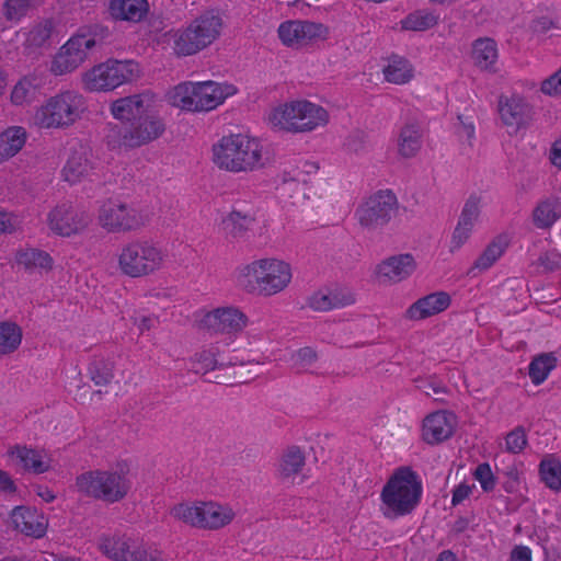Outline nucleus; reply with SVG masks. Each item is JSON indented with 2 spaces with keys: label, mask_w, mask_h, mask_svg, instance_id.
<instances>
[{
  "label": "nucleus",
  "mask_w": 561,
  "mask_h": 561,
  "mask_svg": "<svg viewBox=\"0 0 561 561\" xmlns=\"http://www.w3.org/2000/svg\"><path fill=\"white\" fill-rule=\"evenodd\" d=\"M215 164L230 172H252L270 162L267 151L259 139L244 134L222 137L213 147Z\"/></svg>",
  "instance_id": "obj_1"
},
{
  "label": "nucleus",
  "mask_w": 561,
  "mask_h": 561,
  "mask_svg": "<svg viewBox=\"0 0 561 561\" xmlns=\"http://www.w3.org/2000/svg\"><path fill=\"white\" fill-rule=\"evenodd\" d=\"M421 496L422 483L417 473L409 467H401L381 490L382 514L388 519L409 515L419 505Z\"/></svg>",
  "instance_id": "obj_2"
},
{
  "label": "nucleus",
  "mask_w": 561,
  "mask_h": 561,
  "mask_svg": "<svg viewBox=\"0 0 561 561\" xmlns=\"http://www.w3.org/2000/svg\"><path fill=\"white\" fill-rule=\"evenodd\" d=\"M236 93L230 84L215 81L182 82L168 92L169 102L190 112L211 111Z\"/></svg>",
  "instance_id": "obj_3"
},
{
  "label": "nucleus",
  "mask_w": 561,
  "mask_h": 561,
  "mask_svg": "<svg viewBox=\"0 0 561 561\" xmlns=\"http://www.w3.org/2000/svg\"><path fill=\"white\" fill-rule=\"evenodd\" d=\"M85 111L87 102L82 94L64 91L35 110L32 124L41 129H66L81 119Z\"/></svg>",
  "instance_id": "obj_4"
},
{
  "label": "nucleus",
  "mask_w": 561,
  "mask_h": 561,
  "mask_svg": "<svg viewBox=\"0 0 561 561\" xmlns=\"http://www.w3.org/2000/svg\"><path fill=\"white\" fill-rule=\"evenodd\" d=\"M222 18L213 10L194 19L187 27L174 35V51L179 56H191L211 45L221 33Z\"/></svg>",
  "instance_id": "obj_5"
},
{
  "label": "nucleus",
  "mask_w": 561,
  "mask_h": 561,
  "mask_svg": "<svg viewBox=\"0 0 561 561\" xmlns=\"http://www.w3.org/2000/svg\"><path fill=\"white\" fill-rule=\"evenodd\" d=\"M268 119L273 127L278 129L305 133L327 125L329 114L320 105L308 101H297L274 108Z\"/></svg>",
  "instance_id": "obj_6"
},
{
  "label": "nucleus",
  "mask_w": 561,
  "mask_h": 561,
  "mask_svg": "<svg viewBox=\"0 0 561 561\" xmlns=\"http://www.w3.org/2000/svg\"><path fill=\"white\" fill-rule=\"evenodd\" d=\"M76 484L81 493L108 503L123 500L130 489V481L123 470L87 471L77 477Z\"/></svg>",
  "instance_id": "obj_7"
},
{
  "label": "nucleus",
  "mask_w": 561,
  "mask_h": 561,
  "mask_svg": "<svg viewBox=\"0 0 561 561\" xmlns=\"http://www.w3.org/2000/svg\"><path fill=\"white\" fill-rule=\"evenodd\" d=\"M165 126L161 118L150 115L130 122L111 124L106 139L113 148H137L147 145L164 133Z\"/></svg>",
  "instance_id": "obj_8"
},
{
  "label": "nucleus",
  "mask_w": 561,
  "mask_h": 561,
  "mask_svg": "<svg viewBox=\"0 0 561 561\" xmlns=\"http://www.w3.org/2000/svg\"><path fill=\"white\" fill-rule=\"evenodd\" d=\"M164 251L150 241L135 240L125 244L118 255L119 271L129 277L148 276L159 271L165 261Z\"/></svg>",
  "instance_id": "obj_9"
},
{
  "label": "nucleus",
  "mask_w": 561,
  "mask_h": 561,
  "mask_svg": "<svg viewBox=\"0 0 561 561\" xmlns=\"http://www.w3.org/2000/svg\"><path fill=\"white\" fill-rule=\"evenodd\" d=\"M243 274L263 296L283 291L291 280L289 264L276 259L254 261L244 267Z\"/></svg>",
  "instance_id": "obj_10"
},
{
  "label": "nucleus",
  "mask_w": 561,
  "mask_h": 561,
  "mask_svg": "<svg viewBox=\"0 0 561 561\" xmlns=\"http://www.w3.org/2000/svg\"><path fill=\"white\" fill-rule=\"evenodd\" d=\"M138 65L131 60H107L83 75L84 88L89 91H110L138 78Z\"/></svg>",
  "instance_id": "obj_11"
},
{
  "label": "nucleus",
  "mask_w": 561,
  "mask_h": 561,
  "mask_svg": "<svg viewBox=\"0 0 561 561\" xmlns=\"http://www.w3.org/2000/svg\"><path fill=\"white\" fill-rule=\"evenodd\" d=\"M100 551L114 561H163L161 552L147 547L126 534L102 535Z\"/></svg>",
  "instance_id": "obj_12"
},
{
  "label": "nucleus",
  "mask_w": 561,
  "mask_h": 561,
  "mask_svg": "<svg viewBox=\"0 0 561 561\" xmlns=\"http://www.w3.org/2000/svg\"><path fill=\"white\" fill-rule=\"evenodd\" d=\"M95 46V39L88 35H75L56 54L51 62V71L61 76L77 69L88 57V53Z\"/></svg>",
  "instance_id": "obj_13"
},
{
  "label": "nucleus",
  "mask_w": 561,
  "mask_h": 561,
  "mask_svg": "<svg viewBox=\"0 0 561 561\" xmlns=\"http://www.w3.org/2000/svg\"><path fill=\"white\" fill-rule=\"evenodd\" d=\"M497 112L501 122L514 133L527 128L535 117L534 106L523 95L513 93L500 95Z\"/></svg>",
  "instance_id": "obj_14"
},
{
  "label": "nucleus",
  "mask_w": 561,
  "mask_h": 561,
  "mask_svg": "<svg viewBox=\"0 0 561 561\" xmlns=\"http://www.w3.org/2000/svg\"><path fill=\"white\" fill-rule=\"evenodd\" d=\"M247 316L233 307L217 308L207 312L198 322L199 329L210 334H231L243 330Z\"/></svg>",
  "instance_id": "obj_15"
},
{
  "label": "nucleus",
  "mask_w": 561,
  "mask_h": 561,
  "mask_svg": "<svg viewBox=\"0 0 561 561\" xmlns=\"http://www.w3.org/2000/svg\"><path fill=\"white\" fill-rule=\"evenodd\" d=\"M278 35L287 46H304L328 36V27L311 21H288L278 27Z\"/></svg>",
  "instance_id": "obj_16"
},
{
  "label": "nucleus",
  "mask_w": 561,
  "mask_h": 561,
  "mask_svg": "<svg viewBox=\"0 0 561 561\" xmlns=\"http://www.w3.org/2000/svg\"><path fill=\"white\" fill-rule=\"evenodd\" d=\"M154 105V96L150 92H142L114 101L111 105L113 116L119 122H130L150 116Z\"/></svg>",
  "instance_id": "obj_17"
},
{
  "label": "nucleus",
  "mask_w": 561,
  "mask_h": 561,
  "mask_svg": "<svg viewBox=\"0 0 561 561\" xmlns=\"http://www.w3.org/2000/svg\"><path fill=\"white\" fill-rule=\"evenodd\" d=\"M57 22L51 18L41 19L24 34L23 48L27 55H41L51 47Z\"/></svg>",
  "instance_id": "obj_18"
},
{
  "label": "nucleus",
  "mask_w": 561,
  "mask_h": 561,
  "mask_svg": "<svg viewBox=\"0 0 561 561\" xmlns=\"http://www.w3.org/2000/svg\"><path fill=\"white\" fill-rule=\"evenodd\" d=\"M355 294L346 287L324 288L313 293L308 299V306L314 311H329L355 304Z\"/></svg>",
  "instance_id": "obj_19"
},
{
  "label": "nucleus",
  "mask_w": 561,
  "mask_h": 561,
  "mask_svg": "<svg viewBox=\"0 0 561 561\" xmlns=\"http://www.w3.org/2000/svg\"><path fill=\"white\" fill-rule=\"evenodd\" d=\"M416 261L410 253L392 255L377 265V274L390 283H400L416 270Z\"/></svg>",
  "instance_id": "obj_20"
},
{
  "label": "nucleus",
  "mask_w": 561,
  "mask_h": 561,
  "mask_svg": "<svg viewBox=\"0 0 561 561\" xmlns=\"http://www.w3.org/2000/svg\"><path fill=\"white\" fill-rule=\"evenodd\" d=\"M98 220L108 232H129L145 227L149 216L142 213H100Z\"/></svg>",
  "instance_id": "obj_21"
},
{
  "label": "nucleus",
  "mask_w": 561,
  "mask_h": 561,
  "mask_svg": "<svg viewBox=\"0 0 561 561\" xmlns=\"http://www.w3.org/2000/svg\"><path fill=\"white\" fill-rule=\"evenodd\" d=\"M218 231L226 240H239L254 229L255 218L247 213H220Z\"/></svg>",
  "instance_id": "obj_22"
},
{
  "label": "nucleus",
  "mask_w": 561,
  "mask_h": 561,
  "mask_svg": "<svg viewBox=\"0 0 561 561\" xmlns=\"http://www.w3.org/2000/svg\"><path fill=\"white\" fill-rule=\"evenodd\" d=\"M450 296L445 291L426 295L413 302L407 310L410 320H424L445 311L450 306Z\"/></svg>",
  "instance_id": "obj_23"
},
{
  "label": "nucleus",
  "mask_w": 561,
  "mask_h": 561,
  "mask_svg": "<svg viewBox=\"0 0 561 561\" xmlns=\"http://www.w3.org/2000/svg\"><path fill=\"white\" fill-rule=\"evenodd\" d=\"M453 415L435 412L423 422V438L427 444L435 445L448 439L454 433Z\"/></svg>",
  "instance_id": "obj_24"
},
{
  "label": "nucleus",
  "mask_w": 561,
  "mask_h": 561,
  "mask_svg": "<svg viewBox=\"0 0 561 561\" xmlns=\"http://www.w3.org/2000/svg\"><path fill=\"white\" fill-rule=\"evenodd\" d=\"M12 523L19 531L26 536L41 538L45 535L47 524L43 516L35 510L24 506H16L11 514Z\"/></svg>",
  "instance_id": "obj_25"
},
{
  "label": "nucleus",
  "mask_w": 561,
  "mask_h": 561,
  "mask_svg": "<svg viewBox=\"0 0 561 561\" xmlns=\"http://www.w3.org/2000/svg\"><path fill=\"white\" fill-rule=\"evenodd\" d=\"M90 221L88 213H49L48 216L50 229L64 237L80 232Z\"/></svg>",
  "instance_id": "obj_26"
},
{
  "label": "nucleus",
  "mask_w": 561,
  "mask_h": 561,
  "mask_svg": "<svg viewBox=\"0 0 561 561\" xmlns=\"http://www.w3.org/2000/svg\"><path fill=\"white\" fill-rule=\"evenodd\" d=\"M8 454L14 460V463L26 472L39 474L49 469V463L44 460L38 450L16 445Z\"/></svg>",
  "instance_id": "obj_27"
},
{
  "label": "nucleus",
  "mask_w": 561,
  "mask_h": 561,
  "mask_svg": "<svg viewBox=\"0 0 561 561\" xmlns=\"http://www.w3.org/2000/svg\"><path fill=\"white\" fill-rule=\"evenodd\" d=\"M91 169L92 165L88 158V151L80 147L71 151L64 167L62 176L70 184H76L88 178Z\"/></svg>",
  "instance_id": "obj_28"
},
{
  "label": "nucleus",
  "mask_w": 561,
  "mask_h": 561,
  "mask_svg": "<svg viewBox=\"0 0 561 561\" xmlns=\"http://www.w3.org/2000/svg\"><path fill=\"white\" fill-rule=\"evenodd\" d=\"M421 125L413 121L403 125L399 133L398 151L403 158H412L420 151L423 142Z\"/></svg>",
  "instance_id": "obj_29"
},
{
  "label": "nucleus",
  "mask_w": 561,
  "mask_h": 561,
  "mask_svg": "<svg viewBox=\"0 0 561 561\" xmlns=\"http://www.w3.org/2000/svg\"><path fill=\"white\" fill-rule=\"evenodd\" d=\"M15 262L28 272L35 270L50 271L54 265V260L48 252L30 247L19 249L15 252Z\"/></svg>",
  "instance_id": "obj_30"
},
{
  "label": "nucleus",
  "mask_w": 561,
  "mask_h": 561,
  "mask_svg": "<svg viewBox=\"0 0 561 561\" xmlns=\"http://www.w3.org/2000/svg\"><path fill=\"white\" fill-rule=\"evenodd\" d=\"M202 529H219L230 524L234 513L230 507L214 502H202Z\"/></svg>",
  "instance_id": "obj_31"
},
{
  "label": "nucleus",
  "mask_w": 561,
  "mask_h": 561,
  "mask_svg": "<svg viewBox=\"0 0 561 561\" xmlns=\"http://www.w3.org/2000/svg\"><path fill=\"white\" fill-rule=\"evenodd\" d=\"M110 11L117 20L140 21L148 11L147 0H112Z\"/></svg>",
  "instance_id": "obj_32"
},
{
  "label": "nucleus",
  "mask_w": 561,
  "mask_h": 561,
  "mask_svg": "<svg viewBox=\"0 0 561 561\" xmlns=\"http://www.w3.org/2000/svg\"><path fill=\"white\" fill-rule=\"evenodd\" d=\"M385 79L394 84H405L414 77V68L412 64L398 55L389 58L388 65L383 67Z\"/></svg>",
  "instance_id": "obj_33"
},
{
  "label": "nucleus",
  "mask_w": 561,
  "mask_h": 561,
  "mask_svg": "<svg viewBox=\"0 0 561 561\" xmlns=\"http://www.w3.org/2000/svg\"><path fill=\"white\" fill-rule=\"evenodd\" d=\"M26 131L23 127L13 126L0 134V156L10 158L15 156L24 146Z\"/></svg>",
  "instance_id": "obj_34"
},
{
  "label": "nucleus",
  "mask_w": 561,
  "mask_h": 561,
  "mask_svg": "<svg viewBox=\"0 0 561 561\" xmlns=\"http://www.w3.org/2000/svg\"><path fill=\"white\" fill-rule=\"evenodd\" d=\"M305 466V455L297 446L288 447L280 457L278 472L282 479L298 474Z\"/></svg>",
  "instance_id": "obj_35"
},
{
  "label": "nucleus",
  "mask_w": 561,
  "mask_h": 561,
  "mask_svg": "<svg viewBox=\"0 0 561 561\" xmlns=\"http://www.w3.org/2000/svg\"><path fill=\"white\" fill-rule=\"evenodd\" d=\"M44 0H4L2 4L3 18L11 23H18L30 11L36 9Z\"/></svg>",
  "instance_id": "obj_36"
},
{
  "label": "nucleus",
  "mask_w": 561,
  "mask_h": 561,
  "mask_svg": "<svg viewBox=\"0 0 561 561\" xmlns=\"http://www.w3.org/2000/svg\"><path fill=\"white\" fill-rule=\"evenodd\" d=\"M88 373L95 386H107L114 377V362L95 356L89 364Z\"/></svg>",
  "instance_id": "obj_37"
},
{
  "label": "nucleus",
  "mask_w": 561,
  "mask_h": 561,
  "mask_svg": "<svg viewBox=\"0 0 561 561\" xmlns=\"http://www.w3.org/2000/svg\"><path fill=\"white\" fill-rule=\"evenodd\" d=\"M557 358L551 353L536 356L529 364L528 374L535 385L542 383L556 367Z\"/></svg>",
  "instance_id": "obj_38"
},
{
  "label": "nucleus",
  "mask_w": 561,
  "mask_h": 561,
  "mask_svg": "<svg viewBox=\"0 0 561 561\" xmlns=\"http://www.w3.org/2000/svg\"><path fill=\"white\" fill-rule=\"evenodd\" d=\"M22 341V330L13 322L0 323V355L13 353Z\"/></svg>",
  "instance_id": "obj_39"
},
{
  "label": "nucleus",
  "mask_w": 561,
  "mask_h": 561,
  "mask_svg": "<svg viewBox=\"0 0 561 561\" xmlns=\"http://www.w3.org/2000/svg\"><path fill=\"white\" fill-rule=\"evenodd\" d=\"M539 473L543 483L553 491L561 489V462L557 458L541 460Z\"/></svg>",
  "instance_id": "obj_40"
},
{
  "label": "nucleus",
  "mask_w": 561,
  "mask_h": 561,
  "mask_svg": "<svg viewBox=\"0 0 561 561\" xmlns=\"http://www.w3.org/2000/svg\"><path fill=\"white\" fill-rule=\"evenodd\" d=\"M170 513L174 518L192 527L202 528V502L195 505L178 504L171 508Z\"/></svg>",
  "instance_id": "obj_41"
},
{
  "label": "nucleus",
  "mask_w": 561,
  "mask_h": 561,
  "mask_svg": "<svg viewBox=\"0 0 561 561\" xmlns=\"http://www.w3.org/2000/svg\"><path fill=\"white\" fill-rule=\"evenodd\" d=\"M364 210H392L399 207L396 194L391 190H380L365 201Z\"/></svg>",
  "instance_id": "obj_42"
},
{
  "label": "nucleus",
  "mask_w": 561,
  "mask_h": 561,
  "mask_svg": "<svg viewBox=\"0 0 561 561\" xmlns=\"http://www.w3.org/2000/svg\"><path fill=\"white\" fill-rule=\"evenodd\" d=\"M401 23L404 30L420 32L433 27L437 20L431 13L416 11L409 14Z\"/></svg>",
  "instance_id": "obj_43"
},
{
  "label": "nucleus",
  "mask_w": 561,
  "mask_h": 561,
  "mask_svg": "<svg viewBox=\"0 0 561 561\" xmlns=\"http://www.w3.org/2000/svg\"><path fill=\"white\" fill-rule=\"evenodd\" d=\"M474 220V213H463L461 215L453 234L451 251L458 250L467 241Z\"/></svg>",
  "instance_id": "obj_44"
},
{
  "label": "nucleus",
  "mask_w": 561,
  "mask_h": 561,
  "mask_svg": "<svg viewBox=\"0 0 561 561\" xmlns=\"http://www.w3.org/2000/svg\"><path fill=\"white\" fill-rule=\"evenodd\" d=\"M356 219L362 228L368 231H377L389 224V213H356Z\"/></svg>",
  "instance_id": "obj_45"
},
{
  "label": "nucleus",
  "mask_w": 561,
  "mask_h": 561,
  "mask_svg": "<svg viewBox=\"0 0 561 561\" xmlns=\"http://www.w3.org/2000/svg\"><path fill=\"white\" fill-rule=\"evenodd\" d=\"M491 41L489 38H478L473 43L472 47V59L481 69H489L491 61Z\"/></svg>",
  "instance_id": "obj_46"
},
{
  "label": "nucleus",
  "mask_w": 561,
  "mask_h": 561,
  "mask_svg": "<svg viewBox=\"0 0 561 561\" xmlns=\"http://www.w3.org/2000/svg\"><path fill=\"white\" fill-rule=\"evenodd\" d=\"M35 95V85L27 78L21 79L13 88L11 100L15 105H23L30 102Z\"/></svg>",
  "instance_id": "obj_47"
},
{
  "label": "nucleus",
  "mask_w": 561,
  "mask_h": 561,
  "mask_svg": "<svg viewBox=\"0 0 561 561\" xmlns=\"http://www.w3.org/2000/svg\"><path fill=\"white\" fill-rule=\"evenodd\" d=\"M527 445V435L523 426L515 427L505 437V449L512 454H518Z\"/></svg>",
  "instance_id": "obj_48"
},
{
  "label": "nucleus",
  "mask_w": 561,
  "mask_h": 561,
  "mask_svg": "<svg viewBox=\"0 0 561 561\" xmlns=\"http://www.w3.org/2000/svg\"><path fill=\"white\" fill-rule=\"evenodd\" d=\"M344 148L352 153H359L367 147V136L360 130H354L345 138Z\"/></svg>",
  "instance_id": "obj_49"
},
{
  "label": "nucleus",
  "mask_w": 561,
  "mask_h": 561,
  "mask_svg": "<svg viewBox=\"0 0 561 561\" xmlns=\"http://www.w3.org/2000/svg\"><path fill=\"white\" fill-rule=\"evenodd\" d=\"M217 359L215 357V353L211 351H202L196 354V362L194 365L195 373H207L210 369H215L217 367Z\"/></svg>",
  "instance_id": "obj_50"
},
{
  "label": "nucleus",
  "mask_w": 561,
  "mask_h": 561,
  "mask_svg": "<svg viewBox=\"0 0 561 561\" xmlns=\"http://www.w3.org/2000/svg\"><path fill=\"white\" fill-rule=\"evenodd\" d=\"M491 267V244H488L483 253L478 257L474 264L469 268L468 275L476 277L479 273L486 271Z\"/></svg>",
  "instance_id": "obj_51"
},
{
  "label": "nucleus",
  "mask_w": 561,
  "mask_h": 561,
  "mask_svg": "<svg viewBox=\"0 0 561 561\" xmlns=\"http://www.w3.org/2000/svg\"><path fill=\"white\" fill-rule=\"evenodd\" d=\"M540 90L548 95L561 94V68L554 75L543 80Z\"/></svg>",
  "instance_id": "obj_52"
},
{
  "label": "nucleus",
  "mask_w": 561,
  "mask_h": 561,
  "mask_svg": "<svg viewBox=\"0 0 561 561\" xmlns=\"http://www.w3.org/2000/svg\"><path fill=\"white\" fill-rule=\"evenodd\" d=\"M295 363L300 367H306L314 363L318 358L317 352L312 347H302L294 355Z\"/></svg>",
  "instance_id": "obj_53"
},
{
  "label": "nucleus",
  "mask_w": 561,
  "mask_h": 561,
  "mask_svg": "<svg viewBox=\"0 0 561 561\" xmlns=\"http://www.w3.org/2000/svg\"><path fill=\"white\" fill-rule=\"evenodd\" d=\"M473 477L481 483L485 492L491 489V468L488 462L479 465L473 472Z\"/></svg>",
  "instance_id": "obj_54"
},
{
  "label": "nucleus",
  "mask_w": 561,
  "mask_h": 561,
  "mask_svg": "<svg viewBox=\"0 0 561 561\" xmlns=\"http://www.w3.org/2000/svg\"><path fill=\"white\" fill-rule=\"evenodd\" d=\"M506 480L504 481V489L508 493L517 492L520 484L519 472L516 467H511L505 472Z\"/></svg>",
  "instance_id": "obj_55"
},
{
  "label": "nucleus",
  "mask_w": 561,
  "mask_h": 561,
  "mask_svg": "<svg viewBox=\"0 0 561 561\" xmlns=\"http://www.w3.org/2000/svg\"><path fill=\"white\" fill-rule=\"evenodd\" d=\"M557 217L554 213H534L533 221L540 229H547L553 225Z\"/></svg>",
  "instance_id": "obj_56"
},
{
  "label": "nucleus",
  "mask_w": 561,
  "mask_h": 561,
  "mask_svg": "<svg viewBox=\"0 0 561 561\" xmlns=\"http://www.w3.org/2000/svg\"><path fill=\"white\" fill-rule=\"evenodd\" d=\"M18 222L13 219L12 213H0V234L13 232Z\"/></svg>",
  "instance_id": "obj_57"
},
{
  "label": "nucleus",
  "mask_w": 561,
  "mask_h": 561,
  "mask_svg": "<svg viewBox=\"0 0 561 561\" xmlns=\"http://www.w3.org/2000/svg\"><path fill=\"white\" fill-rule=\"evenodd\" d=\"M459 121V127H458V134L460 137H466L467 140H471L474 135V126L472 122H469L468 119H465L462 115H458Z\"/></svg>",
  "instance_id": "obj_58"
},
{
  "label": "nucleus",
  "mask_w": 561,
  "mask_h": 561,
  "mask_svg": "<svg viewBox=\"0 0 561 561\" xmlns=\"http://www.w3.org/2000/svg\"><path fill=\"white\" fill-rule=\"evenodd\" d=\"M470 493H471V486L470 485H468L466 483L459 484L453 491L451 504L454 506L460 504L465 499H467L469 496Z\"/></svg>",
  "instance_id": "obj_59"
},
{
  "label": "nucleus",
  "mask_w": 561,
  "mask_h": 561,
  "mask_svg": "<svg viewBox=\"0 0 561 561\" xmlns=\"http://www.w3.org/2000/svg\"><path fill=\"white\" fill-rule=\"evenodd\" d=\"M510 244V237L506 233L500 234L496 242H493V262L500 257Z\"/></svg>",
  "instance_id": "obj_60"
},
{
  "label": "nucleus",
  "mask_w": 561,
  "mask_h": 561,
  "mask_svg": "<svg viewBox=\"0 0 561 561\" xmlns=\"http://www.w3.org/2000/svg\"><path fill=\"white\" fill-rule=\"evenodd\" d=\"M511 561H531V550L526 546H517L512 550Z\"/></svg>",
  "instance_id": "obj_61"
},
{
  "label": "nucleus",
  "mask_w": 561,
  "mask_h": 561,
  "mask_svg": "<svg viewBox=\"0 0 561 561\" xmlns=\"http://www.w3.org/2000/svg\"><path fill=\"white\" fill-rule=\"evenodd\" d=\"M557 208H561V201L559 197L556 196H549L541 202L538 203L536 208L534 210H553Z\"/></svg>",
  "instance_id": "obj_62"
},
{
  "label": "nucleus",
  "mask_w": 561,
  "mask_h": 561,
  "mask_svg": "<svg viewBox=\"0 0 561 561\" xmlns=\"http://www.w3.org/2000/svg\"><path fill=\"white\" fill-rule=\"evenodd\" d=\"M549 158L554 167L561 169V139H558L553 142L550 149Z\"/></svg>",
  "instance_id": "obj_63"
},
{
  "label": "nucleus",
  "mask_w": 561,
  "mask_h": 561,
  "mask_svg": "<svg viewBox=\"0 0 561 561\" xmlns=\"http://www.w3.org/2000/svg\"><path fill=\"white\" fill-rule=\"evenodd\" d=\"M541 261L551 270L561 267V254L557 252L547 253L545 257H541Z\"/></svg>",
  "instance_id": "obj_64"
}]
</instances>
